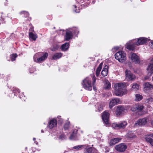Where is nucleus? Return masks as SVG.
I'll return each mask as SVG.
<instances>
[{
  "label": "nucleus",
  "instance_id": "0eeeda50",
  "mask_svg": "<svg viewBox=\"0 0 153 153\" xmlns=\"http://www.w3.org/2000/svg\"><path fill=\"white\" fill-rule=\"evenodd\" d=\"M135 39V44L137 45H143L148 41V39L144 37H140L137 39Z\"/></svg>",
  "mask_w": 153,
  "mask_h": 153
},
{
  "label": "nucleus",
  "instance_id": "c03bdc74",
  "mask_svg": "<svg viewBox=\"0 0 153 153\" xmlns=\"http://www.w3.org/2000/svg\"><path fill=\"white\" fill-rule=\"evenodd\" d=\"M75 10V12L77 13L79 12V10L78 9H76L75 10Z\"/></svg>",
  "mask_w": 153,
  "mask_h": 153
},
{
  "label": "nucleus",
  "instance_id": "4be33fe9",
  "mask_svg": "<svg viewBox=\"0 0 153 153\" xmlns=\"http://www.w3.org/2000/svg\"><path fill=\"white\" fill-rule=\"evenodd\" d=\"M121 140V139L117 138L112 139L110 141V145L111 146L115 145L117 143L119 142Z\"/></svg>",
  "mask_w": 153,
  "mask_h": 153
},
{
  "label": "nucleus",
  "instance_id": "72a5a7b5",
  "mask_svg": "<svg viewBox=\"0 0 153 153\" xmlns=\"http://www.w3.org/2000/svg\"><path fill=\"white\" fill-rule=\"evenodd\" d=\"M70 30L72 31V33H74L75 35H77L78 33V29L76 27L73 28L72 29H70Z\"/></svg>",
  "mask_w": 153,
  "mask_h": 153
},
{
  "label": "nucleus",
  "instance_id": "2eb2a0df",
  "mask_svg": "<svg viewBox=\"0 0 153 153\" xmlns=\"http://www.w3.org/2000/svg\"><path fill=\"white\" fill-rule=\"evenodd\" d=\"M73 37V33L72 31L69 30H67L66 31V35L65 36V40L68 41L72 38Z\"/></svg>",
  "mask_w": 153,
  "mask_h": 153
},
{
  "label": "nucleus",
  "instance_id": "6e6552de",
  "mask_svg": "<svg viewBox=\"0 0 153 153\" xmlns=\"http://www.w3.org/2000/svg\"><path fill=\"white\" fill-rule=\"evenodd\" d=\"M127 148L126 146L124 143L116 145L115 147V149L119 152H124Z\"/></svg>",
  "mask_w": 153,
  "mask_h": 153
},
{
  "label": "nucleus",
  "instance_id": "f8f14e48",
  "mask_svg": "<svg viewBox=\"0 0 153 153\" xmlns=\"http://www.w3.org/2000/svg\"><path fill=\"white\" fill-rule=\"evenodd\" d=\"M57 124L56 120L55 119H53L49 122L48 127L49 128H53L56 127Z\"/></svg>",
  "mask_w": 153,
  "mask_h": 153
},
{
  "label": "nucleus",
  "instance_id": "393cba45",
  "mask_svg": "<svg viewBox=\"0 0 153 153\" xmlns=\"http://www.w3.org/2000/svg\"><path fill=\"white\" fill-rule=\"evenodd\" d=\"M62 56V54L61 53H57L55 54L53 56L52 58L53 59H56L61 58Z\"/></svg>",
  "mask_w": 153,
  "mask_h": 153
},
{
  "label": "nucleus",
  "instance_id": "9b49d317",
  "mask_svg": "<svg viewBox=\"0 0 153 153\" xmlns=\"http://www.w3.org/2000/svg\"><path fill=\"white\" fill-rule=\"evenodd\" d=\"M109 114L108 111H105L102 113V118L103 120L105 123L108 124V123Z\"/></svg>",
  "mask_w": 153,
  "mask_h": 153
},
{
  "label": "nucleus",
  "instance_id": "ddd939ff",
  "mask_svg": "<svg viewBox=\"0 0 153 153\" xmlns=\"http://www.w3.org/2000/svg\"><path fill=\"white\" fill-rule=\"evenodd\" d=\"M120 101L118 98H115L112 99L110 102L109 104V107L111 108L115 105L120 103Z\"/></svg>",
  "mask_w": 153,
  "mask_h": 153
},
{
  "label": "nucleus",
  "instance_id": "7ed1b4c3",
  "mask_svg": "<svg viewBox=\"0 0 153 153\" xmlns=\"http://www.w3.org/2000/svg\"><path fill=\"white\" fill-rule=\"evenodd\" d=\"M48 56V53H45L41 56L39 58V54L36 53L33 56V60L36 62L41 63L47 58Z\"/></svg>",
  "mask_w": 153,
  "mask_h": 153
},
{
  "label": "nucleus",
  "instance_id": "9d476101",
  "mask_svg": "<svg viewBox=\"0 0 153 153\" xmlns=\"http://www.w3.org/2000/svg\"><path fill=\"white\" fill-rule=\"evenodd\" d=\"M129 56L132 62H135L136 64H139L140 63V61L139 58L135 53H131L130 54Z\"/></svg>",
  "mask_w": 153,
  "mask_h": 153
},
{
  "label": "nucleus",
  "instance_id": "49530a36",
  "mask_svg": "<svg viewBox=\"0 0 153 153\" xmlns=\"http://www.w3.org/2000/svg\"><path fill=\"white\" fill-rule=\"evenodd\" d=\"M150 45H151V47L153 48V42H151Z\"/></svg>",
  "mask_w": 153,
  "mask_h": 153
},
{
  "label": "nucleus",
  "instance_id": "bf43d9fd",
  "mask_svg": "<svg viewBox=\"0 0 153 153\" xmlns=\"http://www.w3.org/2000/svg\"><path fill=\"white\" fill-rule=\"evenodd\" d=\"M35 143H36V144H38L37 143H36L35 142Z\"/></svg>",
  "mask_w": 153,
  "mask_h": 153
},
{
  "label": "nucleus",
  "instance_id": "13d9d810",
  "mask_svg": "<svg viewBox=\"0 0 153 153\" xmlns=\"http://www.w3.org/2000/svg\"><path fill=\"white\" fill-rule=\"evenodd\" d=\"M147 78H147L145 77V79H147Z\"/></svg>",
  "mask_w": 153,
  "mask_h": 153
},
{
  "label": "nucleus",
  "instance_id": "f03ea898",
  "mask_svg": "<svg viewBox=\"0 0 153 153\" xmlns=\"http://www.w3.org/2000/svg\"><path fill=\"white\" fill-rule=\"evenodd\" d=\"M83 87L86 90L91 91L92 89L91 79L87 77L85 79L82 83Z\"/></svg>",
  "mask_w": 153,
  "mask_h": 153
},
{
  "label": "nucleus",
  "instance_id": "c85d7f7f",
  "mask_svg": "<svg viewBox=\"0 0 153 153\" xmlns=\"http://www.w3.org/2000/svg\"><path fill=\"white\" fill-rule=\"evenodd\" d=\"M127 123L126 121L122 122L118 124V128H124L127 125Z\"/></svg>",
  "mask_w": 153,
  "mask_h": 153
},
{
  "label": "nucleus",
  "instance_id": "f704fd0d",
  "mask_svg": "<svg viewBox=\"0 0 153 153\" xmlns=\"http://www.w3.org/2000/svg\"><path fill=\"white\" fill-rule=\"evenodd\" d=\"M139 88V85L136 83L134 84L132 86V88L133 90H136L138 89Z\"/></svg>",
  "mask_w": 153,
  "mask_h": 153
},
{
  "label": "nucleus",
  "instance_id": "79ce46f5",
  "mask_svg": "<svg viewBox=\"0 0 153 153\" xmlns=\"http://www.w3.org/2000/svg\"><path fill=\"white\" fill-rule=\"evenodd\" d=\"M146 101L147 102L149 103L150 102H153V98L150 97L147 99L146 100Z\"/></svg>",
  "mask_w": 153,
  "mask_h": 153
},
{
  "label": "nucleus",
  "instance_id": "e433bc0d",
  "mask_svg": "<svg viewBox=\"0 0 153 153\" xmlns=\"http://www.w3.org/2000/svg\"><path fill=\"white\" fill-rule=\"evenodd\" d=\"M93 149L92 148L90 147L86 149L85 153H93Z\"/></svg>",
  "mask_w": 153,
  "mask_h": 153
},
{
  "label": "nucleus",
  "instance_id": "58836bf2",
  "mask_svg": "<svg viewBox=\"0 0 153 153\" xmlns=\"http://www.w3.org/2000/svg\"><path fill=\"white\" fill-rule=\"evenodd\" d=\"M112 127L114 128H118V124H117L116 123H114L112 124L111 126Z\"/></svg>",
  "mask_w": 153,
  "mask_h": 153
},
{
  "label": "nucleus",
  "instance_id": "a211bd4d",
  "mask_svg": "<svg viewBox=\"0 0 153 153\" xmlns=\"http://www.w3.org/2000/svg\"><path fill=\"white\" fill-rule=\"evenodd\" d=\"M125 110V109L124 107L118 106L117 109L116 114L117 115H120Z\"/></svg>",
  "mask_w": 153,
  "mask_h": 153
},
{
  "label": "nucleus",
  "instance_id": "37998d69",
  "mask_svg": "<svg viewBox=\"0 0 153 153\" xmlns=\"http://www.w3.org/2000/svg\"><path fill=\"white\" fill-rule=\"evenodd\" d=\"M65 136L64 134H62L59 137V139H65Z\"/></svg>",
  "mask_w": 153,
  "mask_h": 153
},
{
  "label": "nucleus",
  "instance_id": "c9c22d12",
  "mask_svg": "<svg viewBox=\"0 0 153 153\" xmlns=\"http://www.w3.org/2000/svg\"><path fill=\"white\" fill-rule=\"evenodd\" d=\"M17 57V55L16 54H13L11 56V60L13 61L15 60V58Z\"/></svg>",
  "mask_w": 153,
  "mask_h": 153
},
{
  "label": "nucleus",
  "instance_id": "6e6d98bb",
  "mask_svg": "<svg viewBox=\"0 0 153 153\" xmlns=\"http://www.w3.org/2000/svg\"><path fill=\"white\" fill-rule=\"evenodd\" d=\"M74 7L75 8H76V6L75 5H74Z\"/></svg>",
  "mask_w": 153,
  "mask_h": 153
},
{
  "label": "nucleus",
  "instance_id": "5fc2aeb1",
  "mask_svg": "<svg viewBox=\"0 0 153 153\" xmlns=\"http://www.w3.org/2000/svg\"><path fill=\"white\" fill-rule=\"evenodd\" d=\"M41 132L42 133L44 132L43 130H41Z\"/></svg>",
  "mask_w": 153,
  "mask_h": 153
},
{
  "label": "nucleus",
  "instance_id": "a18cd8bd",
  "mask_svg": "<svg viewBox=\"0 0 153 153\" xmlns=\"http://www.w3.org/2000/svg\"><path fill=\"white\" fill-rule=\"evenodd\" d=\"M114 49H116V50H118L119 49V47H114Z\"/></svg>",
  "mask_w": 153,
  "mask_h": 153
},
{
  "label": "nucleus",
  "instance_id": "603ef678",
  "mask_svg": "<svg viewBox=\"0 0 153 153\" xmlns=\"http://www.w3.org/2000/svg\"><path fill=\"white\" fill-rule=\"evenodd\" d=\"M30 73H32L33 72V71H32L30 70Z\"/></svg>",
  "mask_w": 153,
  "mask_h": 153
},
{
  "label": "nucleus",
  "instance_id": "2f4dec72",
  "mask_svg": "<svg viewBox=\"0 0 153 153\" xmlns=\"http://www.w3.org/2000/svg\"><path fill=\"white\" fill-rule=\"evenodd\" d=\"M105 88L106 89H108L111 88V84L108 81H106L105 84Z\"/></svg>",
  "mask_w": 153,
  "mask_h": 153
},
{
  "label": "nucleus",
  "instance_id": "a878e982",
  "mask_svg": "<svg viewBox=\"0 0 153 153\" xmlns=\"http://www.w3.org/2000/svg\"><path fill=\"white\" fill-rule=\"evenodd\" d=\"M69 46V44L68 43H66L62 45L61 49L63 51H65L68 48Z\"/></svg>",
  "mask_w": 153,
  "mask_h": 153
},
{
  "label": "nucleus",
  "instance_id": "8fccbe9b",
  "mask_svg": "<svg viewBox=\"0 0 153 153\" xmlns=\"http://www.w3.org/2000/svg\"><path fill=\"white\" fill-rule=\"evenodd\" d=\"M16 89L17 90V91L18 92V93H19V90L18 89Z\"/></svg>",
  "mask_w": 153,
  "mask_h": 153
},
{
  "label": "nucleus",
  "instance_id": "de8ad7c7",
  "mask_svg": "<svg viewBox=\"0 0 153 153\" xmlns=\"http://www.w3.org/2000/svg\"><path fill=\"white\" fill-rule=\"evenodd\" d=\"M151 124H152V126H153V120H152V121H151Z\"/></svg>",
  "mask_w": 153,
  "mask_h": 153
},
{
  "label": "nucleus",
  "instance_id": "4468645a",
  "mask_svg": "<svg viewBox=\"0 0 153 153\" xmlns=\"http://www.w3.org/2000/svg\"><path fill=\"white\" fill-rule=\"evenodd\" d=\"M144 108V106L142 104H137L133 106L131 108L132 111H135L137 110L139 111H142Z\"/></svg>",
  "mask_w": 153,
  "mask_h": 153
},
{
  "label": "nucleus",
  "instance_id": "423d86ee",
  "mask_svg": "<svg viewBox=\"0 0 153 153\" xmlns=\"http://www.w3.org/2000/svg\"><path fill=\"white\" fill-rule=\"evenodd\" d=\"M135 41H136L135 39L131 40L129 42H128L126 45V48L130 50H134L135 47V45H136L135 44Z\"/></svg>",
  "mask_w": 153,
  "mask_h": 153
},
{
  "label": "nucleus",
  "instance_id": "ea45409f",
  "mask_svg": "<svg viewBox=\"0 0 153 153\" xmlns=\"http://www.w3.org/2000/svg\"><path fill=\"white\" fill-rule=\"evenodd\" d=\"M69 122H67L65 124L64 126V128L65 130H66L68 128L69 126Z\"/></svg>",
  "mask_w": 153,
  "mask_h": 153
},
{
  "label": "nucleus",
  "instance_id": "f3484780",
  "mask_svg": "<svg viewBox=\"0 0 153 153\" xmlns=\"http://www.w3.org/2000/svg\"><path fill=\"white\" fill-rule=\"evenodd\" d=\"M152 137H153V135H149L146 137L145 139L146 142L150 143L153 146V139Z\"/></svg>",
  "mask_w": 153,
  "mask_h": 153
},
{
  "label": "nucleus",
  "instance_id": "09e8293b",
  "mask_svg": "<svg viewBox=\"0 0 153 153\" xmlns=\"http://www.w3.org/2000/svg\"><path fill=\"white\" fill-rule=\"evenodd\" d=\"M30 31H33V29L30 28Z\"/></svg>",
  "mask_w": 153,
  "mask_h": 153
},
{
  "label": "nucleus",
  "instance_id": "dca6fc26",
  "mask_svg": "<svg viewBox=\"0 0 153 153\" xmlns=\"http://www.w3.org/2000/svg\"><path fill=\"white\" fill-rule=\"evenodd\" d=\"M153 88V86L148 82H146L144 85V91L146 92L149 91Z\"/></svg>",
  "mask_w": 153,
  "mask_h": 153
},
{
  "label": "nucleus",
  "instance_id": "bb28decb",
  "mask_svg": "<svg viewBox=\"0 0 153 153\" xmlns=\"http://www.w3.org/2000/svg\"><path fill=\"white\" fill-rule=\"evenodd\" d=\"M77 130H74L72 134L70 137V139L71 140H76V134L77 133Z\"/></svg>",
  "mask_w": 153,
  "mask_h": 153
},
{
  "label": "nucleus",
  "instance_id": "cd10ccee",
  "mask_svg": "<svg viewBox=\"0 0 153 153\" xmlns=\"http://www.w3.org/2000/svg\"><path fill=\"white\" fill-rule=\"evenodd\" d=\"M29 35L30 37L33 40H35L37 38V36L36 34H34L31 32L29 33Z\"/></svg>",
  "mask_w": 153,
  "mask_h": 153
},
{
  "label": "nucleus",
  "instance_id": "a19ab883",
  "mask_svg": "<svg viewBox=\"0 0 153 153\" xmlns=\"http://www.w3.org/2000/svg\"><path fill=\"white\" fill-rule=\"evenodd\" d=\"M21 13H22V14H24L25 15L24 16L25 17L28 16L29 15L28 13L26 11H22L21 12Z\"/></svg>",
  "mask_w": 153,
  "mask_h": 153
},
{
  "label": "nucleus",
  "instance_id": "412c9836",
  "mask_svg": "<svg viewBox=\"0 0 153 153\" xmlns=\"http://www.w3.org/2000/svg\"><path fill=\"white\" fill-rule=\"evenodd\" d=\"M108 68V66L107 65L105 66L104 68H103L101 73V74L103 76H105L107 75Z\"/></svg>",
  "mask_w": 153,
  "mask_h": 153
},
{
  "label": "nucleus",
  "instance_id": "5701e85b",
  "mask_svg": "<svg viewBox=\"0 0 153 153\" xmlns=\"http://www.w3.org/2000/svg\"><path fill=\"white\" fill-rule=\"evenodd\" d=\"M127 137L129 138H133L136 137V135L132 131H129L126 134Z\"/></svg>",
  "mask_w": 153,
  "mask_h": 153
},
{
  "label": "nucleus",
  "instance_id": "4d7b16f0",
  "mask_svg": "<svg viewBox=\"0 0 153 153\" xmlns=\"http://www.w3.org/2000/svg\"><path fill=\"white\" fill-rule=\"evenodd\" d=\"M151 62H153V58L151 60Z\"/></svg>",
  "mask_w": 153,
  "mask_h": 153
},
{
  "label": "nucleus",
  "instance_id": "4c0bfd02",
  "mask_svg": "<svg viewBox=\"0 0 153 153\" xmlns=\"http://www.w3.org/2000/svg\"><path fill=\"white\" fill-rule=\"evenodd\" d=\"M92 79H93L92 83H93V89H94V90H95L96 89H95V87L94 86V84L95 83L96 80V78L95 77V76H93V77H92Z\"/></svg>",
  "mask_w": 153,
  "mask_h": 153
},
{
  "label": "nucleus",
  "instance_id": "1a4fd4ad",
  "mask_svg": "<svg viewBox=\"0 0 153 153\" xmlns=\"http://www.w3.org/2000/svg\"><path fill=\"white\" fill-rule=\"evenodd\" d=\"M126 79L128 81L133 80L135 78V76L129 71L126 70L125 72Z\"/></svg>",
  "mask_w": 153,
  "mask_h": 153
},
{
  "label": "nucleus",
  "instance_id": "f257e3e1",
  "mask_svg": "<svg viewBox=\"0 0 153 153\" xmlns=\"http://www.w3.org/2000/svg\"><path fill=\"white\" fill-rule=\"evenodd\" d=\"M128 84L125 82L115 83L114 85V94L116 96L121 97L127 93L125 88Z\"/></svg>",
  "mask_w": 153,
  "mask_h": 153
},
{
  "label": "nucleus",
  "instance_id": "39448f33",
  "mask_svg": "<svg viewBox=\"0 0 153 153\" xmlns=\"http://www.w3.org/2000/svg\"><path fill=\"white\" fill-rule=\"evenodd\" d=\"M148 121V120L147 118L140 119L136 122L135 126H144L147 124Z\"/></svg>",
  "mask_w": 153,
  "mask_h": 153
},
{
  "label": "nucleus",
  "instance_id": "c756f323",
  "mask_svg": "<svg viewBox=\"0 0 153 153\" xmlns=\"http://www.w3.org/2000/svg\"><path fill=\"white\" fill-rule=\"evenodd\" d=\"M59 47L58 45H54L51 47V50L52 51H54L57 50Z\"/></svg>",
  "mask_w": 153,
  "mask_h": 153
},
{
  "label": "nucleus",
  "instance_id": "864d4df0",
  "mask_svg": "<svg viewBox=\"0 0 153 153\" xmlns=\"http://www.w3.org/2000/svg\"><path fill=\"white\" fill-rule=\"evenodd\" d=\"M36 139L35 138H33V140L34 141L35 140H36Z\"/></svg>",
  "mask_w": 153,
  "mask_h": 153
},
{
  "label": "nucleus",
  "instance_id": "3c124183",
  "mask_svg": "<svg viewBox=\"0 0 153 153\" xmlns=\"http://www.w3.org/2000/svg\"><path fill=\"white\" fill-rule=\"evenodd\" d=\"M95 3V1H93L92 2V3L93 4H94Z\"/></svg>",
  "mask_w": 153,
  "mask_h": 153
},
{
  "label": "nucleus",
  "instance_id": "aec40b11",
  "mask_svg": "<svg viewBox=\"0 0 153 153\" xmlns=\"http://www.w3.org/2000/svg\"><path fill=\"white\" fill-rule=\"evenodd\" d=\"M147 70L150 75L153 73V63L150 64L148 66Z\"/></svg>",
  "mask_w": 153,
  "mask_h": 153
},
{
  "label": "nucleus",
  "instance_id": "b1692460",
  "mask_svg": "<svg viewBox=\"0 0 153 153\" xmlns=\"http://www.w3.org/2000/svg\"><path fill=\"white\" fill-rule=\"evenodd\" d=\"M102 62L100 63L96 71V75L97 76H98L100 74V71L102 69Z\"/></svg>",
  "mask_w": 153,
  "mask_h": 153
},
{
  "label": "nucleus",
  "instance_id": "7c9ffc66",
  "mask_svg": "<svg viewBox=\"0 0 153 153\" xmlns=\"http://www.w3.org/2000/svg\"><path fill=\"white\" fill-rule=\"evenodd\" d=\"M135 100L137 101H140L143 98V97L141 95L139 94H136L135 96Z\"/></svg>",
  "mask_w": 153,
  "mask_h": 153
},
{
  "label": "nucleus",
  "instance_id": "052dcab7",
  "mask_svg": "<svg viewBox=\"0 0 153 153\" xmlns=\"http://www.w3.org/2000/svg\"><path fill=\"white\" fill-rule=\"evenodd\" d=\"M22 153H23V152H22Z\"/></svg>",
  "mask_w": 153,
  "mask_h": 153
},
{
  "label": "nucleus",
  "instance_id": "473e14b6",
  "mask_svg": "<svg viewBox=\"0 0 153 153\" xmlns=\"http://www.w3.org/2000/svg\"><path fill=\"white\" fill-rule=\"evenodd\" d=\"M85 146L83 145H78L73 147V149H76L79 150L82 149L83 148H84Z\"/></svg>",
  "mask_w": 153,
  "mask_h": 153
},
{
  "label": "nucleus",
  "instance_id": "20e7f679",
  "mask_svg": "<svg viewBox=\"0 0 153 153\" xmlns=\"http://www.w3.org/2000/svg\"><path fill=\"white\" fill-rule=\"evenodd\" d=\"M115 57L120 62H124L126 59V54L123 51H119L115 55Z\"/></svg>",
  "mask_w": 153,
  "mask_h": 153
},
{
  "label": "nucleus",
  "instance_id": "6ab92c4d",
  "mask_svg": "<svg viewBox=\"0 0 153 153\" xmlns=\"http://www.w3.org/2000/svg\"><path fill=\"white\" fill-rule=\"evenodd\" d=\"M95 106L97 109L96 111L100 112L103 110V105L102 103L99 102L95 105Z\"/></svg>",
  "mask_w": 153,
  "mask_h": 153
}]
</instances>
